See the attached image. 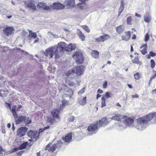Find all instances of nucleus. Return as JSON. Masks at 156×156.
I'll list each match as a JSON object with an SVG mask.
<instances>
[{"label": "nucleus", "mask_w": 156, "mask_h": 156, "mask_svg": "<svg viewBox=\"0 0 156 156\" xmlns=\"http://www.w3.org/2000/svg\"><path fill=\"white\" fill-rule=\"evenodd\" d=\"M154 117L156 119V112L151 113L142 117L137 119L136 122L137 125H141L147 123L151 121Z\"/></svg>", "instance_id": "f257e3e1"}, {"label": "nucleus", "mask_w": 156, "mask_h": 156, "mask_svg": "<svg viewBox=\"0 0 156 156\" xmlns=\"http://www.w3.org/2000/svg\"><path fill=\"white\" fill-rule=\"evenodd\" d=\"M66 44L65 42H61L57 44V46L55 47V58L58 59L60 57L59 53L66 51Z\"/></svg>", "instance_id": "f03ea898"}, {"label": "nucleus", "mask_w": 156, "mask_h": 156, "mask_svg": "<svg viewBox=\"0 0 156 156\" xmlns=\"http://www.w3.org/2000/svg\"><path fill=\"white\" fill-rule=\"evenodd\" d=\"M72 57L75 60L76 63L78 65L82 64L84 60L83 54L79 51L75 52L72 55Z\"/></svg>", "instance_id": "7ed1b4c3"}, {"label": "nucleus", "mask_w": 156, "mask_h": 156, "mask_svg": "<svg viewBox=\"0 0 156 156\" xmlns=\"http://www.w3.org/2000/svg\"><path fill=\"white\" fill-rule=\"evenodd\" d=\"M16 124H19L21 122H24L27 124H29L31 123V120L30 119L29 117H27L26 116L23 115H19L18 116V115L16 118H14Z\"/></svg>", "instance_id": "20e7f679"}, {"label": "nucleus", "mask_w": 156, "mask_h": 156, "mask_svg": "<svg viewBox=\"0 0 156 156\" xmlns=\"http://www.w3.org/2000/svg\"><path fill=\"white\" fill-rule=\"evenodd\" d=\"M85 67L82 65L76 66L72 69V72L77 75L81 76L83 74Z\"/></svg>", "instance_id": "39448f33"}, {"label": "nucleus", "mask_w": 156, "mask_h": 156, "mask_svg": "<svg viewBox=\"0 0 156 156\" xmlns=\"http://www.w3.org/2000/svg\"><path fill=\"white\" fill-rule=\"evenodd\" d=\"M98 122L93 123L90 124L87 127V130L90 133H93L98 130Z\"/></svg>", "instance_id": "423d86ee"}, {"label": "nucleus", "mask_w": 156, "mask_h": 156, "mask_svg": "<svg viewBox=\"0 0 156 156\" xmlns=\"http://www.w3.org/2000/svg\"><path fill=\"white\" fill-rule=\"evenodd\" d=\"M27 130V128L26 127H21L19 128L17 131V135L20 137L24 136Z\"/></svg>", "instance_id": "0eeeda50"}, {"label": "nucleus", "mask_w": 156, "mask_h": 156, "mask_svg": "<svg viewBox=\"0 0 156 156\" xmlns=\"http://www.w3.org/2000/svg\"><path fill=\"white\" fill-rule=\"evenodd\" d=\"M110 36L106 34H104L99 37L95 38V40L97 42H104L110 39Z\"/></svg>", "instance_id": "6e6552de"}, {"label": "nucleus", "mask_w": 156, "mask_h": 156, "mask_svg": "<svg viewBox=\"0 0 156 156\" xmlns=\"http://www.w3.org/2000/svg\"><path fill=\"white\" fill-rule=\"evenodd\" d=\"M37 6L38 8H39L41 9L48 11H51V6H50V5L47 6L46 5L45 3L40 2L37 4Z\"/></svg>", "instance_id": "1a4fd4ad"}, {"label": "nucleus", "mask_w": 156, "mask_h": 156, "mask_svg": "<svg viewBox=\"0 0 156 156\" xmlns=\"http://www.w3.org/2000/svg\"><path fill=\"white\" fill-rule=\"evenodd\" d=\"M112 96V94H111V93L109 92H106L105 95L103 96L101 98V107L102 108L106 106V98H109L111 97Z\"/></svg>", "instance_id": "9d476101"}, {"label": "nucleus", "mask_w": 156, "mask_h": 156, "mask_svg": "<svg viewBox=\"0 0 156 156\" xmlns=\"http://www.w3.org/2000/svg\"><path fill=\"white\" fill-rule=\"evenodd\" d=\"M50 6H51V11L54 9H64L65 7V5H64L59 2H54Z\"/></svg>", "instance_id": "9b49d317"}, {"label": "nucleus", "mask_w": 156, "mask_h": 156, "mask_svg": "<svg viewBox=\"0 0 156 156\" xmlns=\"http://www.w3.org/2000/svg\"><path fill=\"white\" fill-rule=\"evenodd\" d=\"M27 134L29 136L36 140L38 138L40 133H39V132L38 133L37 131H33L30 130L28 131Z\"/></svg>", "instance_id": "f8f14e48"}, {"label": "nucleus", "mask_w": 156, "mask_h": 156, "mask_svg": "<svg viewBox=\"0 0 156 156\" xmlns=\"http://www.w3.org/2000/svg\"><path fill=\"white\" fill-rule=\"evenodd\" d=\"M122 119H123V122L127 125L132 124L134 122V118H132L126 115H124Z\"/></svg>", "instance_id": "ddd939ff"}, {"label": "nucleus", "mask_w": 156, "mask_h": 156, "mask_svg": "<svg viewBox=\"0 0 156 156\" xmlns=\"http://www.w3.org/2000/svg\"><path fill=\"white\" fill-rule=\"evenodd\" d=\"M14 30L13 27H5L3 29V31L6 35L9 36L13 33Z\"/></svg>", "instance_id": "4468645a"}, {"label": "nucleus", "mask_w": 156, "mask_h": 156, "mask_svg": "<svg viewBox=\"0 0 156 156\" xmlns=\"http://www.w3.org/2000/svg\"><path fill=\"white\" fill-rule=\"evenodd\" d=\"M51 143H49L46 146L44 150L45 151L48 150V151L52 152H54L57 148V144H54L52 146H51Z\"/></svg>", "instance_id": "2eb2a0df"}, {"label": "nucleus", "mask_w": 156, "mask_h": 156, "mask_svg": "<svg viewBox=\"0 0 156 156\" xmlns=\"http://www.w3.org/2000/svg\"><path fill=\"white\" fill-rule=\"evenodd\" d=\"M55 47H52L47 49L46 50V56L47 57H49V58H51L53 56L54 52L55 55Z\"/></svg>", "instance_id": "dca6fc26"}, {"label": "nucleus", "mask_w": 156, "mask_h": 156, "mask_svg": "<svg viewBox=\"0 0 156 156\" xmlns=\"http://www.w3.org/2000/svg\"><path fill=\"white\" fill-rule=\"evenodd\" d=\"M60 109H58L57 108L54 109L51 112V114L53 117L57 118L58 119H60V117L59 115L60 113Z\"/></svg>", "instance_id": "f3484780"}, {"label": "nucleus", "mask_w": 156, "mask_h": 156, "mask_svg": "<svg viewBox=\"0 0 156 156\" xmlns=\"http://www.w3.org/2000/svg\"><path fill=\"white\" fill-rule=\"evenodd\" d=\"M96 122H98L99 127L102 126H106L108 123L107 118H103L100 119L98 122L97 121Z\"/></svg>", "instance_id": "a211bd4d"}, {"label": "nucleus", "mask_w": 156, "mask_h": 156, "mask_svg": "<svg viewBox=\"0 0 156 156\" xmlns=\"http://www.w3.org/2000/svg\"><path fill=\"white\" fill-rule=\"evenodd\" d=\"M125 34L122 36L121 37L123 40L127 41H128L131 37V33L130 31H127L125 32Z\"/></svg>", "instance_id": "6ab92c4d"}, {"label": "nucleus", "mask_w": 156, "mask_h": 156, "mask_svg": "<svg viewBox=\"0 0 156 156\" xmlns=\"http://www.w3.org/2000/svg\"><path fill=\"white\" fill-rule=\"evenodd\" d=\"M75 3L74 0H66L64 4L66 6L68 7V8H70L74 6Z\"/></svg>", "instance_id": "aec40b11"}, {"label": "nucleus", "mask_w": 156, "mask_h": 156, "mask_svg": "<svg viewBox=\"0 0 156 156\" xmlns=\"http://www.w3.org/2000/svg\"><path fill=\"white\" fill-rule=\"evenodd\" d=\"M72 134L71 132L68 133L64 137H63L62 140L65 142H68L71 141L72 139Z\"/></svg>", "instance_id": "412c9836"}, {"label": "nucleus", "mask_w": 156, "mask_h": 156, "mask_svg": "<svg viewBox=\"0 0 156 156\" xmlns=\"http://www.w3.org/2000/svg\"><path fill=\"white\" fill-rule=\"evenodd\" d=\"M76 48V45L75 44L72 43L68 44L66 46V51H71L73 50H74Z\"/></svg>", "instance_id": "4be33fe9"}, {"label": "nucleus", "mask_w": 156, "mask_h": 156, "mask_svg": "<svg viewBox=\"0 0 156 156\" xmlns=\"http://www.w3.org/2000/svg\"><path fill=\"white\" fill-rule=\"evenodd\" d=\"M26 6L27 8L31 9L33 10H36L37 9L35 4L32 2L26 4Z\"/></svg>", "instance_id": "5701e85b"}, {"label": "nucleus", "mask_w": 156, "mask_h": 156, "mask_svg": "<svg viewBox=\"0 0 156 156\" xmlns=\"http://www.w3.org/2000/svg\"><path fill=\"white\" fill-rule=\"evenodd\" d=\"M124 27L122 25H120L117 26L116 28V30L119 34H121L124 31Z\"/></svg>", "instance_id": "b1692460"}, {"label": "nucleus", "mask_w": 156, "mask_h": 156, "mask_svg": "<svg viewBox=\"0 0 156 156\" xmlns=\"http://www.w3.org/2000/svg\"><path fill=\"white\" fill-rule=\"evenodd\" d=\"M147 44H143L140 47V48L141 49L143 48V49L140 51L142 54L144 55H145L147 53Z\"/></svg>", "instance_id": "393cba45"}, {"label": "nucleus", "mask_w": 156, "mask_h": 156, "mask_svg": "<svg viewBox=\"0 0 156 156\" xmlns=\"http://www.w3.org/2000/svg\"><path fill=\"white\" fill-rule=\"evenodd\" d=\"M124 4L123 0H121V4L120 7L119 9L118 16L120 15L121 13L124 10Z\"/></svg>", "instance_id": "a878e982"}, {"label": "nucleus", "mask_w": 156, "mask_h": 156, "mask_svg": "<svg viewBox=\"0 0 156 156\" xmlns=\"http://www.w3.org/2000/svg\"><path fill=\"white\" fill-rule=\"evenodd\" d=\"M99 51L96 50H93L91 53L92 57L95 58H98L99 57Z\"/></svg>", "instance_id": "bb28decb"}, {"label": "nucleus", "mask_w": 156, "mask_h": 156, "mask_svg": "<svg viewBox=\"0 0 156 156\" xmlns=\"http://www.w3.org/2000/svg\"><path fill=\"white\" fill-rule=\"evenodd\" d=\"M47 121L50 123V125L53 124L55 122H56L55 118L51 116H48L47 117Z\"/></svg>", "instance_id": "cd10ccee"}, {"label": "nucleus", "mask_w": 156, "mask_h": 156, "mask_svg": "<svg viewBox=\"0 0 156 156\" xmlns=\"http://www.w3.org/2000/svg\"><path fill=\"white\" fill-rule=\"evenodd\" d=\"M132 62L133 63H135L139 65H141L142 64V62L139 60V57L138 56L135 57L132 60Z\"/></svg>", "instance_id": "c85d7f7f"}, {"label": "nucleus", "mask_w": 156, "mask_h": 156, "mask_svg": "<svg viewBox=\"0 0 156 156\" xmlns=\"http://www.w3.org/2000/svg\"><path fill=\"white\" fill-rule=\"evenodd\" d=\"M79 37L81 39L82 41H83L85 40V36L81 31L79 30L77 33Z\"/></svg>", "instance_id": "c756f323"}, {"label": "nucleus", "mask_w": 156, "mask_h": 156, "mask_svg": "<svg viewBox=\"0 0 156 156\" xmlns=\"http://www.w3.org/2000/svg\"><path fill=\"white\" fill-rule=\"evenodd\" d=\"M79 104L82 106L85 105L87 103V97H84L83 99H81L79 101Z\"/></svg>", "instance_id": "7c9ffc66"}, {"label": "nucleus", "mask_w": 156, "mask_h": 156, "mask_svg": "<svg viewBox=\"0 0 156 156\" xmlns=\"http://www.w3.org/2000/svg\"><path fill=\"white\" fill-rule=\"evenodd\" d=\"M122 118V117H121L120 115H117V114H115V116H113L112 118V120H115L117 121H120Z\"/></svg>", "instance_id": "2f4dec72"}, {"label": "nucleus", "mask_w": 156, "mask_h": 156, "mask_svg": "<svg viewBox=\"0 0 156 156\" xmlns=\"http://www.w3.org/2000/svg\"><path fill=\"white\" fill-rule=\"evenodd\" d=\"M28 144V142H26L21 144L19 147V150H21L26 148Z\"/></svg>", "instance_id": "473e14b6"}, {"label": "nucleus", "mask_w": 156, "mask_h": 156, "mask_svg": "<svg viewBox=\"0 0 156 156\" xmlns=\"http://www.w3.org/2000/svg\"><path fill=\"white\" fill-rule=\"evenodd\" d=\"M16 107L15 106L13 107L12 108L11 112L14 118H16L17 117L18 114L17 113V111H18V109L16 111Z\"/></svg>", "instance_id": "72a5a7b5"}, {"label": "nucleus", "mask_w": 156, "mask_h": 156, "mask_svg": "<svg viewBox=\"0 0 156 156\" xmlns=\"http://www.w3.org/2000/svg\"><path fill=\"white\" fill-rule=\"evenodd\" d=\"M67 94H66L68 96H69L70 97H71V96L73 94V90L70 88L67 91Z\"/></svg>", "instance_id": "f704fd0d"}, {"label": "nucleus", "mask_w": 156, "mask_h": 156, "mask_svg": "<svg viewBox=\"0 0 156 156\" xmlns=\"http://www.w3.org/2000/svg\"><path fill=\"white\" fill-rule=\"evenodd\" d=\"M132 18L131 16H130L127 18L126 22L127 24L131 25L132 24Z\"/></svg>", "instance_id": "c9c22d12"}, {"label": "nucleus", "mask_w": 156, "mask_h": 156, "mask_svg": "<svg viewBox=\"0 0 156 156\" xmlns=\"http://www.w3.org/2000/svg\"><path fill=\"white\" fill-rule=\"evenodd\" d=\"M50 127L49 126H47L44 127L43 128L40 129H39L38 132H39V133H42L45 130L49 129H50Z\"/></svg>", "instance_id": "e433bc0d"}, {"label": "nucleus", "mask_w": 156, "mask_h": 156, "mask_svg": "<svg viewBox=\"0 0 156 156\" xmlns=\"http://www.w3.org/2000/svg\"><path fill=\"white\" fill-rule=\"evenodd\" d=\"M81 27L84 29L85 31L87 33H89L90 32V30L89 28L88 27L87 25H83Z\"/></svg>", "instance_id": "4c0bfd02"}, {"label": "nucleus", "mask_w": 156, "mask_h": 156, "mask_svg": "<svg viewBox=\"0 0 156 156\" xmlns=\"http://www.w3.org/2000/svg\"><path fill=\"white\" fill-rule=\"evenodd\" d=\"M151 67V68H153L155 66V62L153 59H151L150 61Z\"/></svg>", "instance_id": "58836bf2"}, {"label": "nucleus", "mask_w": 156, "mask_h": 156, "mask_svg": "<svg viewBox=\"0 0 156 156\" xmlns=\"http://www.w3.org/2000/svg\"><path fill=\"white\" fill-rule=\"evenodd\" d=\"M135 79L137 80L139 79L140 78V76L139 73H137L134 75Z\"/></svg>", "instance_id": "ea45409f"}, {"label": "nucleus", "mask_w": 156, "mask_h": 156, "mask_svg": "<svg viewBox=\"0 0 156 156\" xmlns=\"http://www.w3.org/2000/svg\"><path fill=\"white\" fill-rule=\"evenodd\" d=\"M145 21L148 23L150 21L151 19L150 17L148 16H145L144 17Z\"/></svg>", "instance_id": "a19ab883"}, {"label": "nucleus", "mask_w": 156, "mask_h": 156, "mask_svg": "<svg viewBox=\"0 0 156 156\" xmlns=\"http://www.w3.org/2000/svg\"><path fill=\"white\" fill-rule=\"evenodd\" d=\"M86 87H83L78 92V94H82L85 92V88Z\"/></svg>", "instance_id": "79ce46f5"}, {"label": "nucleus", "mask_w": 156, "mask_h": 156, "mask_svg": "<svg viewBox=\"0 0 156 156\" xmlns=\"http://www.w3.org/2000/svg\"><path fill=\"white\" fill-rule=\"evenodd\" d=\"M31 37L33 38L34 39L37 38V36L36 33L35 32H33L31 33Z\"/></svg>", "instance_id": "37998d69"}, {"label": "nucleus", "mask_w": 156, "mask_h": 156, "mask_svg": "<svg viewBox=\"0 0 156 156\" xmlns=\"http://www.w3.org/2000/svg\"><path fill=\"white\" fill-rule=\"evenodd\" d=\"M75 117L73 116H70L68 118V120L70 122H73L75 119Z\"/></svg>", "instance_id": "c03bdc74"}, {"label": "nucleus", "mask_w": 156, "mask_h": 156, "mask_svg": "<svg viewBox=\"0 0 156 156\" xmlns=\"http://www.w3.org/2000/svg\"><path fill=\"white\" fill-rule=\"evenodd\" d=\"M108 84L107 82V81H105L103 83V87L104 89H105L107 87Z\"/></svg>", "instance_id": "a18cd8bd"}, {"label": "nucleus", "mask_w": 156, "mask_h": 156, "mask_svg": "<svg viewBox=\"0 0 156 156\" xmlns=\"http://www.w3.org/2000/svg\"><path fill=\"white\" fill-rule=\"evenodd\" d=\"M149 36L148 33H147L145 37V41H148L149 39Z\"/></svg>", "instance_id": "49530a36"}, {"label": "nucleus", "mask_w": 156, "mask_h": 156, "mask_svg": "<svg viewBox=\"0 0 156 156\" xmlns=\"http://www.w3.org/2000/svg\"><path fill=\"white\" fill-rule=\"evenodd\" d=\"M72 70H69L66 73L65 75L66 76H69L71 75V74L72 73Z\"/></svg>", "instance_id": "de8ad7c7"}, {"label": "nucleus", "mask_w": 156, "mask_h": 156, "mask_svg": "<svg viewBox=\"0 0 156 156\" xmlns=\"http://www.w3.org/2000/svg\"><path fill=\"white\" fill-rule=\"evenodd\" d=\"M67 101L66 100H63L62 101V105L63 106H65L67 104Z\"/></svg>", "instance_id": "09e8293b"}, {"label": "nucleus", "mask_w": 156, "mask_h": 156, "mask_svg": "<svg viewBox=\"0 0 156 156\" xmlns=\"http://www.w3.org/2000/svg\"><path fill=\"white\" fill-rule=\"evenodd\" d=\"M24 152V151H19L17 154V156H21Z\"/></svg>", "instance_id": "8fccbe9b"}, {"label": "nucleus", "mask_w": 156, "mask_h": 156, "mask_svg": "<svg viewBox=\"0 0 156 156\" xmlns=\"http://www.w3.org/2000/svg\"><path fill=\"white\" fill-rule=\"evenodd\" d=\"M5 91L1 89H0V96L1 97H4L5 96L3 94V93H4Z\"/></svg>", "instance_id": "3c124183"}, {"label": "nucleus", "mask_w": 156, "mask_h": 156, "mask_svg": "<svg viewBox=\"0 0 156 156\" xmlns=\"http://www.w3.org/2000/svg\"><path fill=\"white\" fill-rule=\"evenodd\" d=\"M150 54L152 57H154L156 55V54L152 51L150 52Z\"/></svg>", "instance_id": "603ef678"}, {"label": "nucleus", "mask_w": 156, "mask_h": 156, "mask_svg": "<svg viewBox=\"0 0 156 156\" xmlns=\"http://www.w3.org/2000/svg\"><path fill=\"white\" fill-rule=\"evenodd\" d=\"M68 85L69 86L71 87L74 86V83H73V82L70 81Z\"/></svg>", "instance_id": "864d4df0"}, {"label": "nucleus", "mask_w": 156, "mask_h": 156, "mask_svg": "<svg viewBox=\"0 0 156 156\" xmlns=\"http://www.w3.org/2000/svg\"><path fill=\"white\" fill-rule=\"evenodd\" d=\"M19 150V147H18V148L17 147L14 148H13V149L12 151V152H15V151H17L18 150Z\"/></svg>", "instance_id": "5fc2aeb1"}, {"label": "nucleus", "mask_w": 156, "mask_h": 156, "mask_svg": "<svg viewBox=\"0 0 156 156\" xmlns=\"http://www.w3.org/2000/svg\"><path fill=\"white\" fill-rule=\"evenodd\" d=\"M103 92V91L102 90H101L100 89H99L97 91V93L99 94H102Z\"/></svg>", "instance_id": "6e6d98bb"}, {"label": "nucleus", "mask_w": 156, "mask_h": 156, "mask_svg": "<svg viewBox=\"0 0 156 156\" xmlns=\"http://www.w3.org/2000/svg\"><path fill=\"white\" fill-rule=\"evenodd\" d=\"M136 38V36L135 34H133L132 37V39L133 40L135 39Z\"/></svg>", "instance_id": "4d7b16f0"}, {"label": "nucleus", "mask_w": 156, "mask_h": 156, "mask_svg": "<svg viewBox=\"0 0 156 156\" xmlns=\"http://www.w3.org/2000/svg\"><path fill=\"white\" fill-rule=\"evenodd\" d=\"M138 97H139L138 95L137 94H135V95H133L132 96V97L133 98H138Z\"/></svg>", "instance_id": "13d9d810"}, {"label": "nucleus", "mask_w": 156, "mask_h": 156, "mask_svg": "<svg viewBox=\"0 0 156 156\" xmlns=\"http://www.w3.org/2000/svg\"><path fill=\"white\" fill-rule=\"evenodd\" d=\"M0 152H5V151H4V150L2 147L0 146Z\"/></svg>", "instance_id": "bf43d9fd"}, {"label": "nucleus", "mask_w": 156, "mask_h": 156, "mask_svg": "<svg viewBox=\"0 0 156 156\" xmlns=\"http://www.w3.org/2000/svg\"><path fill=\"white\" fill-rule=\"evenodd\" d=\"M133 46L132 45H131V49H130V51L133 52Z\"/></svg>", "instance_id": "052dcab7"}, {"label": "nucleus", "mask_w": 156, "mask_h": 156, "mask_svg": "<svg viewBox=\"0 0 156 156\" xmlns=\"http://www.w3.org/2000/svg\"><path fill=\"white\" fill-rule=\"evenodd\" d=\"M116 106H119L120 107H121V105L119 104V102H118L116 104Z\"/></svg>", "instance_id": "680f3d73"}, {"label": "nucleus", "mask_w": 156, "mask_h": 156, "mask_svg": "<svg viewBox=\"0 0 156 156\" xmlns=\"http://www.w3.org/2000/svg\"><path fill=\"white\" fill-rule=\"evenodd\" d=\"M101 95L99 94H98L97 95V99H98L99 98L101 97Z\"/></svg>", "instance_id": "e2e57ef3"}, {"label": "nucleus", "mask_w": 156, "mask_h": 156, "mask_svg": "<svg viewBox=\"0 0 156 156\" xmlns=\"http://www.w3.org/2000/svg\"><path fill=\"white\" fill-rule=\"evenodd\" d=\"M127 86L128 87L130 88L131 89L132 88V86L131 85L128 84H127Z\"/></svg>", "instance_id": "0e129e2a"}, {"label": "nucleus", "mask_w": 156, "mask_h": 156, "mask_svg": "<svg viewBox=\"0 0 156 156\" xmlns=\"http://www.w3.org/2000/svg\"><path fill=\"white\" fill-rule=\"evenodd\" d=\"M155 77L153 75V76H152L151 77L150 79V81H151L152 79H153Z\"/></svg>", "instance_id": "69168bd1"}, {"label": "nucleus", "mask_w": 156, "mask_h": 156, "mask_svg": "<svg viewBox=\"0 0 156 156\" xmlns=\"http://www.w3.org/2000/svg\"><path fill=\"white\" fill-rule=\"evenodd\" d=\"M135 16L138 17H140V15L137 13H136Z\"/></svg>", "instance_id": "338daca9"}, {"label": "nucleus", "mask_w": 156, "mask_h": 156, "mask_svg": "<svg viewBox=\"0 0 156 156\" xmlns=\"http://www.w3.org/2000/svg\"><path fill=\"white\" fill-rule=\"evenodd\" d=\"M7 126L8 128H10L11 127V124L10 123H8L7 124Z\"/></svg>", "instance_id": "774afa93"}]
</instances>
